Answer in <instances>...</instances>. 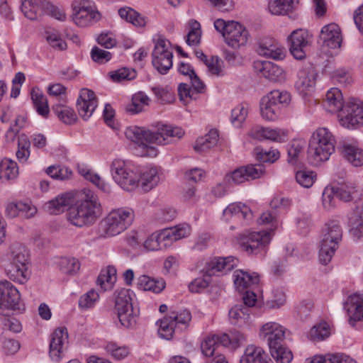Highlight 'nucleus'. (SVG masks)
I'll return each mask as SVG.
<instances>
[{
    "instance_id": "f257e3e1",
    "label": "nucleus",
    "mask_w": 363,
    "mask_h": 363,
    "mask_svg": "<svg viewBox=\"0 0 363 363\" xmlns=\"http://www.w3.org/2000/svg\"><path fill=\"white\" fill-rule=\"evenodd\" d=\"M124 134L127 139L138 144L141 149V156L155 157L157 151L152 144L165 145L179 140L184 135L179 127L169 125H161L157 132L145 130L138 126L128 127Z\"/></svg>"
},
{
    "instance_id": "f03ea898",
    "label": "nucleus",
    "mask_w": 363,
    "mask_h": 363,
    "mask_svg": "<svg viewBox=\"0 0 363 363\" xmlns=\"http://www.w3.org/2000/svg\"><path fill=\"white\" fill-rule=\"evenodd\" d=\"M101 213L102 209L97 196L89 191L84 199L69 208L67 217L73 225L83 227L94 223Z\"/></svg>"
},
{
    "instance_id": "7ed1b4c3",
    "label": "nucleus",
    "mask_w": 363,
    "mask_h": 363,
    "mask_svg": "<svg viewBox=\"0 0 363 363\" xmlns=\"http://www.w3.org/2000/svg\"><path fill=\"white\" fill-rule=\"evenodd\" d=\"M335 136L328 128H318L311 138L308 149L311 162L318 165L327 161L335 152Z\"/></svg>"
},
{
    "instance_id": "20e7f679",
    "label": "nucleus",
    "mask_w": 363,
    "mask_h": 363,
    "mask_svg": "<svg viewBox=\"0 0 363 363\" xmlns=\"http://www.w3.org/2000/svg\"><path fill=\"white\" fill-rule=\"evenodd\" d=\"M247 341L245 334L238 330H232L229 333L213 335L207 337L201 345V352L206 357H213L218 352L220 346L235 350Z\"/></svg>"
},
{
    "instance_id": "39448f33",
    "label": "nucleus",
    "mask_w": 363,
    "mask_h": 363,
    "mask_svg": "<svg viewBox=\"0 0 363 363\" xmlns=\"http://www.w3.org/2000/svg\"><path fill=\"white\" fill-rule=\"evenodd\" d=\"M11 263L6 270L8 276L14 281L21 284L28 279V253L24 246L13 244L10 246Z\"/></svg>"
},
{
    "instance_id": "423d86ee",
    "label": "nucleus",
    "mask_w": 363,
    "mask_h": 363,
    "mask_svg": "<svg viewBox=\"0 0 363 363\" xmlns=\"http://www.w3.org/2000/svg\"><path fill=\"white\" fill-rule=\"evenodd\" d=\"M214 27L216 30L222 33L225 43L233 48H238L247 42L249 33L238 22H225L223 19H217L214 22Z\"/></svg>"
},
{
    "instance_id": "0eeeda50",
    "label": "nucleus",
    "mask_w": 363,
    "mask_h": 363,
    "mask_svg": "<svg viewBox=\"0 0 363 363\" xmlns=\"http://www.w3.org/2000/svg\"><path fill=\"white\" fill-rule=\"evenodd\" d=\"M133 211L130 208H118L111 211L103 221L106 236H114L123 232L133 220Z\"/></svg>"
},
{
    "instance_id": "6e6552de",
    "label": "nucleus",
    "mask_w": 363,
    "mask_h": 363,
    "mask_svg": "<svg viewBox=\"0 0 363 363\" xmlns=\"http://www.w3.org/2000/svg\"><path fill=\"white\" fill-rule=\"evenodd\" d=\"M340 111V123L343 127L356 129L363 125V105L360 101H348Z\"/></svg>"
},
{
    "instance_id": "1a4fd4ad",
    "label": "nucleus",
    "mask_w": 363,
    "mask_h": 363,
    "mask_svg": "<svg viewBox=\"0 0 363 363\" xmlns=\"http://www.w3.org/2000/svg\"><path fill=\"white\" fill-rule=\"evenodd\" d=\"M272 232V230L243 234L240 240L241 249L248 254H258L269 243Z\"/></svg>"
},
{
    "instance_id": "9d476101",
    "label": "nucleus",
    "mask_w": 363,
    "mask_h": 363,
    "mask_svg": "<svg viewBox=\"0 0 363 363\" xmlns=\"http://www.w3.org/2000/svg\"><path fill=\"white\" fill-rule=\"evenodd\" d=\"M113 179L123 189L132 191L138 186V176L127 168L124 161L114 160L111 166Z\"/></svg>"
},
{
    "instance_id": "9b49d317",
    "label": "nucleus",
    "mask_w": 363,
    "mask_h": 363,
    "mask_svg": "<svg viewBox=\"0 0 363 363\" xmlns=\"http://www.w3.org/2000/svg\"><path fill=\"white\" fill-rule=\"evenodd\" d=\"M168 42L158 39L152 54V64L162 74H165L172 67L173 53L168 48Z\"/></svg>"
},
{
    "instance_id": "f8f14e48",
    "label": "nucleus",
    "mask_w": 363,
    "mask_h": 363,
    "mask_svg": "<svg viewBox=\"0 0 363 363\" xmlns=\"http://www.w3.org/2000/svg\"><path fill=\"white\" fill-rule=\"evenodd\" d=\"M68 350V333L67 328H58L51 335L49 356L52 362H60Z\"/></svg>"
},
{
    "instance_id": "ddd939ff",
    "label": "nucleus",
    "mask_w": 363,
    "mask_h": 363,
    "mask_svg": "<svg viewBox=\"0 0 363 363\" xmlns=\"http://www.w3.org/2000/svg\"><path fill=\"white\" fill-rule=\"evenodd\" d=\"M264 173V168L262 164L247 165L239 167L230 173L226 174L225 181L227 184H238L245 181L259 178Z\"/></svg>"
},
{
    "instance_id": "4468645a",
    "label": "nucleus",
    "mask_w": 363,
    "mask_h": 363,
    "mask_svg": "<svg viewBox=\"0 0 363 363\" xmlns=\"http://www.w3.org/2000/svg\"><path fill=\"white\" fill-rule=\"evenodd\" d=\"M289 50L296 60H303L306 56V49L311 45L312 35L306 30H294L289 37Z\"/></svg>"
},
{
    "instance_id": "2eb2a0df",
    "label": "nucleus",
    "mask_w": 363,
    "mask_h": 363,
    "mask_svg": "<svg viewBox=\"0 0 363 363\" xmlns=\"http://www.w3.org/2000/svg\"><path fill=\"white\" fill-rule=\"evenodd\" d=\"M20 304L18 290L8 281L0 282V313L5 310L19 309Z\"/></svg>"
},
{
    "instance_id": "dca6fc26",
    "label": "nucleus",
    "mask_w": 363,
    "mask_h": 363,
    "mask_svg": "<svg viewBox=\"0 0 363 363\" xmlns=\"http://www.w3.org/2000/svg\"><path fill=\"white\" fill-rule=\"evenodd\" d=\"M72 9V13L70 18L74 23L79 27L84 28L91 26L101 18L100 13L91 6H84L77 3H73Z\"/></svg>"
},
{
    "instance_id": "f3484780",
    "label": "nucleus",
    "mask_w": 363,
    "mask_h": 363,
    "mask_svg": "<svg viewBox=\"0 0 363 363\" xmlns=\"http://www.w3.org/2000/svg\"><path fill=\"white\" fill-rule=\"evenodd\" d=\"M339 152L341 156L352 166L363 165V148L354 140H343L340 142Z\"/></svg>"
},
{
    "instance_id": "a211bd4d",
    "label": "nucleus",
    "mask_w": 363,
    "mask_h": 363,
    "mask_svg": "<svg viewBox=\"0 0 363 363\" xmlns=\"http://www.w3.org/2000/svg\"><path fill=\"white\" fill-rule=\"evenodd\" d=\"M238 260L233 257L213 258L206 262L201 269L203 277L223 275L236 266Z\"/></svg>"
},
{
    "instance_id": "6ab92c4d",
    "label": "nucleus",
    "mask_w": 363,
    "mask_h": 363,
    "mask_svg": "<svg viewBox=\"0 0 363 363\" xmlns=\"http://www.w3.org/2000/svg\"><path fill=\"white\" fill-rule=\"evenodd\" d=\"M286 329L279 323L274 321L264 324L259 330V337L267 342L269 347H274L282 344L285 337Z\"/></svg>"
},
{
    "instance_id": "aec40b11",
    "label": "nucleus",
    "mask_w": 363,
    "mask_h": 363,
    "mask_svg": "<svg viewBox=\"0 0 363 363\" xmlns=\"http://www.w3.org/2000/svg\"><path fill=\"white\" fill-rule=\"evenodd\" d=\"M97 107V99L94 92L88 89H82L77 101V108L79 116L88 120Z\"/></svg>"
},
{
    "instance_id": "412c9836",
    "label": "nucleus",
    "mask_w": 363,
    "mask_h": 363,
    "mask_svg": "<svg viewBox=\"0 0 363 363\" xmlns=\"http://www.w3.org/2000/svg\"><path fill=\"white\" fill-rule=\"evenodd\" d=\"M223 217L226 222L233 220L243 223L252 218V212L247 205L241 202L232 203L223 210Z\"/></svg>"
},
{
    "instance_id": "4be33fe9",
    "label": "nucleus",
    "mask_w": 363,
    "mask_h": 363,
    "mask_svg": "<svg viewBox=\"0 0 363 363\" xmlns=\"http://www.w3.org/2000/svg\"><path fill=\"white\" fill-rule=\"evenodd\" d=\"M253 67L257 74L272 82L279 81L284 77L283 69L272 62L255 61Z\"/></svg>"
},
{
    "instance_id": "5701e85b",
    "label": "nucleus",
    "mask_w": 363,
    "mask_h": 363,
    "mask_svg": "<svg viewBox=\"0 0 363 363\" xmlns=\"http://www.w3.org/2000/svg\"><path fill=\"white\" fill-rule=\"evenodd\" d=\"M319 38L323 45L332 49L340 48L342 40L340 28L336 23H330L323 26Z\"/></svg>"
},
{
    "instance_id": "b1692460",
    "label": "nucleus",
    "mask_w": 363,
    "mask_h": 363,
    "mask_svg": "<svg viewBox=\"0 0 363 363\" xmlns=\"http://www.w3.org/2000/svg\"><path fill=\"white\" fill-rule=\"evenodd\" d=\"M257 52L262 56L274 60H281L285 56L284 48L277 41L270 38L260 40Z\"/></svg>"
},
{
    "instance_id": "393cba45",
    "label": "nucleus",
    "mask_w": 363,
    "mask_h": 363,
    "mask_svg": "<svg viewBox=\"0 0 363 363\" xmlns=\"http://www.w3.org/2000/svg\"><path fill=\"white\" fill-rule=\"evenodd\" d=\"M348 227L350 233L356 238L363 233V201L356 203L354 208L348 216Z\"/></svg>"
},
{
    "instance_id": "a878e982",
    "label": "nucleus",
    "mask_w": 363,
    "mask_h": 363,
    "mask_svg": "<svg viewBox=\"0 0 363 363\" xmlns=\"http://www.w3.org/2000/svg\"><path fill=\"white\" fill-rule=\"evenodd\" d=\"M298 0H268L267 11L274 16H286L296 8Z\"/></svg>"
},
{
    "instance_id": "bb28decb",
    "label": "nucleus",
    "mask_w": 363,
    "mask_h": 363,
    "mask_svg": "<svg viewBox=\"0 0 363 363\" xmlns=\"http://www.w3.org/2000/svg\"><path fill=\"white\" fill-rule=\"evenodd\" d=\"M345 308L350 321L363 320V295L354 294L349 296Z\"/></svg>"
},
{
    "instance_id": "cd10ccee",
    "label": "nucleus",
    "mask_w": 363,
    "mask_h": 363,
    "mask_svg": "<svg viewBox=\"0 0 363 363\" xmlns=\"http://www.w3.org/2000/svg\"><path fill=\"white\" fill-rule=\"evenodd\" d=\"M316 74L311 67L299 69L297 74V80L295 83L296 88L302 93L309 91L315 83Z\"/></svg>"
},
{
    "instance_id": "c85d7f7f",
    "label": "nucleus",
    "mask_w": 363,
    "mask_h": 363,
    "mask_svg": "<svg viewBox=\"0 0 363 363\" xmlns=\"http://www.w3.org/2000/svg\"><path fill=\"white\" fill-rule=\"evenodd\" d=\"M52 110L59 120L67 125L74 124L77 120V114L72 108L66 105L65 99L56 102L52 106Z\"/></svg>"
},
{
    "instance_id": "c756f323",
    "label": "nucleus",
    "mask_w": 363,
    "mask_h": 363,
    "mask_svg": "<svg viewBox=\"0 0 363 363\" xmlns=\"http://www.w3.org/2000/svg\"><path fill=\"white\" fill-rule=\"evenodd\" d=\"M343 97L341 91L337 88H332L325 95L324 106L330 113H337L343 107Z\"/></svg>"
},
{
    "instance_id": "7c9ffc66",
    "label": "nucleus",
    "mask_w": 363,
    "mask_h": 363,
    "mask_svg": "<svg viewBox=\"0 0 363 363\" xmlns=\"http://www.w3.org/2000/svg\"><path fill=\"white\" fill-rule=\"evenodd\" d=\"M138 186L145 192H148L155 188L160 182V177L156 168H150L143 172L140 177H138Z\"/></svg>"
},
{
    "instance_id": "2f4dec72",
    "label": "nucleus",
    "mask_w": 363,
    "mask_h": 363,
    "mask_svg": "<svg viewBox=\"0 0 363 363\" xmlns=\"http://www.w3.org/2000/svg\"><path fill=\"white\" fill-rule=\"evenodd\" d=\"M218 142V133L216 130H211L203 137L197 139L194 149L197 152H204L215 147Z\"/></svg>"
},
{
    "instance_id": "473e14b6",
    "label": "nucleus",
    "mask_w": 363,
    "mask_h": 363,
    "mask_svg": "<svg viewBox=\"0 0 363 363\" xmlns=\"http://www.w3.org/2000/svg\"><path fill=\"white\" fill-rule=\"evenodd\" d=\"M340 242L322 237L319 251V259L323 264L329 263L334 255Z\"/></svg>"
},
{
    "instance_id": "72a5a7b5",
    "label": "nucleus",
    "mask_w": 363,
    "mask_h": 363,
    "mask_svg": "<svg viewBox=\"0 0 363 363\" xmlns=\"http://www.w3.org/2000/svg\"><path fill=\"white\" fill-rule=\"evenodd\" d=\"M258 282L259 277L255 274H250L243 270H236L234 272V284L239 291H242Z\"/></svg>"
},
{
    "instance_id": "f704fd0d",
    "label": "nucleus",
    "mask_w": 363,
    "mask_h": 363,
    "mask_svg": "<svg viewBox=\"0 0 363 363\" xmlns=\"http://www.w3.org/2000/svg\"><path fill=\"white\" fill-rule=\"evenodd\" d=\"M169 245L166 237L162 230L160 232H156L150 235L143 241V247L149 251L159 250L162 247Z\"/></svg>"
},
{
    "instance_id": "c9c22d12",
    "label": "nucleus",
    "mask_w": 363,
    "mask_h": 363,
    "mask_svg": "<svg viewBox=\"0 0 363 363\" xmlns=\"http://www.w3.org/2000/svg\"><path fill=\"white\" fill-rule=\"evenodd\" d=\"M287 132L280 128H262L255 133V137L259 140L266 139L279 143L284 141Z\"/></svg>"
},
{
    "instance_id": "e433bc0d",
    "label": "nucleus",
    "mask_w": 363,
    "mask_h": 363,
    "mask_svg": "<svg viewBox=\"0 0 363 363\" xmlns=\"http://www.w3.org/2000/svg\"><path fill=\"white\" fill-rule=\"evenodd\" d=\"M169 244L189 236L191 233L190 225L184 223L163 230Z\"/></svg>"
},
{
    "instance_id": "4c0bfd02",
    "label": "nucleus",
    "mask_w": 363,
    "mask_h": 363,
    "mask_svg": "<svg viewBox=\"0 0 363 363\" xmlns=\"http://www.w3.org/2000/svg\"><path fill=\"white\" fill-rule=\"evenodd\" d=\"M31 99L38 113L44 118H48L50 108L46 96L39 89H33Z\"/></svg>"
},
{
    "instance_id": "58836bf2",
    "label": "nucleus",
    "mask_w": 363,
    "mask_h": 363,
    "mask_svg": "<svg viewBox=\"0 0 363 363\" xmlns=\"http://www.w3.org/2000/svg\"><path fill=\"white\" fill-rule=\"evenodd\" d=\"M133 292L130 289H121L116 291L115 308L117 313L133 308L132 303Z\"/></svg>"
},
{
    "instance_id": "ea45409f",
    "label": "nucleus",
    "mask_w": 363,
    "mask_h": 363,
    "mask_svg": "<svg viewBox=\"0 0 363 363\" xmlns=\"http://www.w3.org/2000/svg\"><path fill=\"white\" fill-rule=\"evenodd\" d=\"M138 288L144 291H152L160 293L165 288V281L163 279L155 280L146 275H142L138 279Z\"/></svg>"
},
{
    "instance_id": "a19ab883",
    "label": "nucleus",
    "mask_w": 363,
    "mask_h": 363,
    "mask_svg": "<svg viewBox=\"0 0 363 363\" xmlns=\"http://www.w3.org/2000/svg\"><path fill=\"white\" fill-rule=\"evenodd\" d=\"M228 315L231 323L234 325H242L249 320L250 308H248L242 304H238L229 311Z\"/></svg>"
},
{
    "instance_id": "79ce46f5",
    "label": "nucleus",
    "mask_w": 363,
    "mask_h": 363,
    "mask_svg": "<svg viewBox=\"0 0 363 363\" xmlns=\"http://www.w3.org/2000/svg\"><path fill=\"white\" fill-rule=\"evenodd\" d=\"M69 203V198L65 194L59 195L45 204V210L50 214L63 212Z\"/></svg>"
},
{
    "instance_id": "37998d69",
    "label": "nucleus",
    "mask_w": 363,
    "mask_h": 363,
    "mask_svg": "<svg viewBox=\"0 0 363 363\" xmlns=\"http://www.w3.org/2000/svg\"><path fill=\"white\" fill-rule=\"evenodd\" d=\"M18 174V168L15 161L4 158L0 162V179H13Z\"/></svg>"
},
{
    "instance_id": "c03bdc74",
    "label": "nucleus",
    "mask_w": 363,
    "mask_h": 363,
    "mask_svg": "<svg viewBox=\"0 0 363 363\" xmlns=\"http://www.w3.org/2000/svg\"><path fill=\"white\" fill-rule=\"evenodd\" d=\"M117 270L113 266H108L101 270L97 279V283L105 290L111 289L116 281Z\"/></svg>"
},
{
    "instance_id": "a18cd8bd",
    "label": "nucleus",
    "mask_w": 363,
    "mask_h": 363,
    "mask_svg": "<svg viewBox=\"0 0 363 363\" xmlns=\"http://www.w3.org/2000/svg\"><path fill=\"white\" fill-rule=\"evenodd\" d=\"M118 14L122 19L135 26H144L146 23L145 18L139 13L130 7L120 9Z\"/></svg>"
},
{
    "instance_id": "49530a36",
    "label": "nucleus",
    "mask_w": 363,
    "mask_h": 363,
    "mask_svg": "<svg viewBox=\"0 0 363 363\" xmlns=\"http://www.w3.org/2000/svg\"><path fill=\"white\" fill-rule=\"evenodd\" d=\"M150 99L142 91L135 94L132 97V103L127 106V111L134 114L143 111L144 106L149 104Z\"/></svg>"
},
{
    "instance_id": "de8ad7c7",
    "label": "nucleus",
    "mask_w": 363,
    "mask_h": 363,
    "mask_svg": "<svg viewBox=\"0 0 363 363\" xmlns=\"http://www.w3.org/2000/svg\"><path fill=\"white\" fill-rule=\"evenodd\" d=\"M280 107L262 99L260 102V112L262 116L267 121H275L280 113Z\"/></svg>"
},
{
    "instance_id": "09e8293b",
    "label": "nucleus",
    "mask_w": 363,
    "mask_h": 363,
    "mask_svg": "<svg viewBox=\"0 0 363 363\" xmlns=\"http://www.w3.org/2000/svg\"><path fill=\"white\" fill-rule=\"evenodd\" d=\"M57 266L61 272L66 274H74L80 267L79 262L74 257L60 258Z\"/></svg>"
},
{
    "instance_id": "8fccbe9b",
    "label": "nucleus",
    "mask_w": 363,
    "mask_h": 363,
    "mask_svg": "<svg viewBox=\"0 0 363 363\" xmlns=\"http://www.w3.org/2000/svg\"><path fill=\"white\" fill-rule=\"evenodd\" d=\"M269 350L277 363H290L293 359L291 351L284 347L282 344L271 347Z\"/></svg>"
},
{
    "instance_id": "3c124183",
    "label": "nucleus",
    "mask_w": 363,
    "mask_h": 363,
    "mask_svg": "<svg viewBox=\"0 0 363 363\" xmlns=\"http://www.w3.org/2000/svg\"><path fill=\"white\" fill-rule=\"evenodd\" d=\"M322 237L340 242L342 238V229L337 221L332 220L326 224Z\"/></svg>"
},
{
    "instance_id": "603ef678",
    "label": "nucleus",
    "mask_w": 363,
    "mask_h": 363,
    "mask_svg": "<svg viewBox=\"0 0 363 363\" xmlns=\"http://www.w3.org/2000/svg\"><path fill=\"white\" fill-rule=\"evenodd\" d=\"M176 325L170 316L164 317L160 320L158 333L161 337L169 340L172 337Z\"/></svg>"
},
{
    "instance_id": "864d4df0",
    "label": "nucleus",
    "mask_w": 363,
    "mask_h": 363,
    "mask_svg": "<svg viewBox=\"0 0 363 363\" xmlns=\"http://www.w3.org/2000/svg\"><path fill=\"white\" fill-rule=\"evenodd\" d=\"M263 99H266L267 101L281 108L282 105H287L289 103L291 96L287 91L273 90L267 96H264Z\"/></svg>"
},
{
    "instance_id": "5fc2aeb1",
    "label": "nucleus",
    "mask_w": 363,
    "mask_h": 363,
    "mask_svg": "<svg viewBox=\"0 0 363 363\" xmlns=\"http://www.w3.org/2000/svg\"><path fill=\"white\" fill-rule=\"evenodd\" d=\"M46 173L52 178L58 180H67L72 176V171L60 165H52L48 167Z\"/></svg>"
},
{
    "instance_id": "6e6d98bb",
    "label": "nucleus",
    "mask_w": 363,
    "mask_h": 363,
    "mask_svg": "<svg viewBox=\"0 0 363 363\" xmlns=\"http://www.w3.org/2000/svg\"><path fill=\"white\" fill-rule=\"evenodd\" d=\"M248 114V106L245 104H240L235 107L231 111V123L235 127H240L246 120Z\"/></svg>"
},
{
    "instance_id": "4d7b16f0",
    "label": "nucleus",
    "mask_w": 363,
    "mask_h": 363,
    "mask_svg": "<svg viewBox=\"0 0 363 363\" xmlns=\"http://www.w3.org/2000/svg\"><path fill=\"white\" fill-rule=\"evenodd\" d=\"M264 352L262 348L254 345H250L245 348L240 363H254Z\"/></svg>"
},
{
    "instance_id": "13d9d810",
    "label": "nucleus",
    "mask_w": 363,
    "mask_h": 363,
    "mask_svg": "<svg viewBox=\"0 0 363 363\" xmlns=\"http://www.w3.org/2000/svg\"><path fill=\"white\" fill-rule=\"evenodd\" d=\"M117 315L120 323L124 327L132 328L135 326L138 314L133 308L118 313Z\"/></svg>"
},
{
    "instance_id": "bf43d9fd",
    "label": "nucleus",
    "mask_w": 363,
    "mask_h": 363,
    "mask_svg": "<svg viewBox=\"0 0 363 363\" xmlns=\"http://www.w3.org/2000/svg\"><path fill=\"white\" fill-rule=\"evenodd\" d=\"M330 75L333 80L343 85H347L352 82V74L349 68L339 67L333 70Z\"/></svg>"
},
{
    "instance_id": "052dcab7",
    "label": "nucleus",
    "mask_w": 363,
    "mask_h": 363,
    "mask_svg": "<svg viewBox=\"0 0 363 363\" xmlns=\"http://www.w3.org/2000/svg\"><path fill=\"white\" fill-rule=\"evenodd\" d=\"M330 327L325 322L320 323L313 326L309 333V337L313 341H320L329 337Z\"/></svg>"
},
{
    "instance_id": "680f3d73",
    "label": "nucleus",
    "mask_w": 363,
    "mask_h": 363,
    "mask_svg": "<svg viewBox=\"0 0 363 363\" xmlns=\"http://www.w3.org/2000/svg\"><path fill=\"white\" fill-rule=\"evenodd\" d=\"M336 198L345 202L352 201L357 194L356 187L352 184H342L335 187Z\"/></svg>"
},
{
    "instance_id": "e2e57ef3",
    "label": "nucleus",
    "mask_w": 363,
    "mask_h": 363,
    "mask_svg": "<svg viewBox=\"0 0 363 363\" xmlns=\"http://www.w3.org/2000/svg\"><path fill=\"white\" fill-rule=\"evenodd\" d=\"M316 179V174L313 171L300 170L296 173L297 183L304 187L310 188Z\"/></svg>"
},
{
    "instance_id": "0e129e2a",
    "label": "nucleus",
    "mask_w": 363,
    "mask_h": 363,
    "mask_svg": "<svg viewBox=\"0 0 363 363\" xmlns=\"http://www.w3.org/2000/svg\"><path fill=\"white\" fill-rule=\"evenodd\" d=\"M38 10V0H24L21 4L22 12L24 16L30 20H35L37 18Z\"/></svg>"
},
{
    "instance_id": "69168bd1",
    "label": "nucleus",
    "mask_w": 363,
    "mask_h": 363,
    "mask_svg": "<svg viewBox=\"0 0 363 363\" xmlns=\"http://www.w3.org/2000/svg\"><path fill=\"white\" fill-rule=\"evenodd\" d=\"M136 72L133 69L122 67L114 72H110L111 79L115 82H120L123 80H133L136 77Z\"/></svg>"
},
{
    "instance_id": "338daca9",
    "label": "nucleus",
    "mask_w": 363,
    "mask_h": 363,
    "mask_svg": "<svg viewBox=\"0 0 363 363\" xmlns=\"http://www.w3.org/2000/svg\"><path fill=\"white\" fill-rule=\"evenodd\" d=\"M255 153L257 160L262 162H274L279 157V152L277 150L267 151L257 147L255 149Z\"/></svg>"
},
{
    "instance_id": "774afa93",
    "label": "nucleus",
    "mask_w": 363,
    "mask_h": 363,
    "mask_svg": "<svg viewBox=\"0 0 363 363\" xmlns=\"http://www.w3.org/2000/svg\"><path fill=\"white\" fill-rule=\"evenodd\" d=\"M207 68L208 72L217 77L223 76V71L222 69L223 61L217 56H212L210 59L207 60V62L204 63Z\"/></svg>"
}]
</instances>
